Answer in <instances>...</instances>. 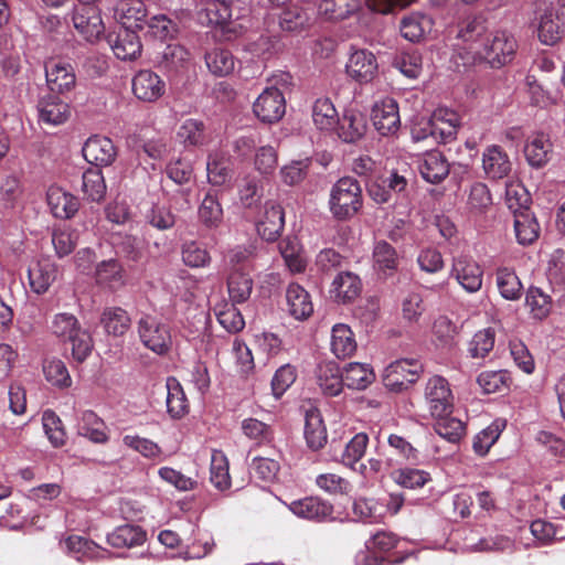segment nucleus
Listing matches in <instances>:
<instances>
[{
    "label": "nucleus",
    "mask_w": 565,
    "mask_h": 565,
    "mask_svg": "<svg viewBox=\"0 0 565 565\" xmlns=\"http://www.w3.org/2000/svg\"><path fill=\"white\" fill-rule=\"evenodd\" d=\"M50 329L61 341L71 344L72 358L76 362L83 363L90 355L94 348L92 335L73 313L54 315Z\"/></svg>",
    "instance_id": "f257e3e1"
},
{
    "label": "nucleus",
    "mask_w": 565,
    "mask_h": 565,
    "mask_svg": "<svg viewBox=\"0 0 565 565\" xmlns=\"http://www.w3.org/2000/svg\"><path fill=\"white\" fill-rule=\"evenodd\" d=\"M362 206V188L356 179L344 177L333 184L330 191L329 210L335 220H351Z\"/></svg>",
    "instance_id": "f03ea898"
},
{
    "label": "nucleus",
    "mask_w": 565,
    "mask_h": 565,
    "mask_svg": "<svg viewBox=\"0 0 565 565\" xmlns=\"http://www.w3.org/2000/svg\"><path fill=\"white\" fill-rule=\"evenodd\" d=\"M516 49L518 44L513 35L507 31H497L476 46V55L489 63L491 67L500 68L514 58Z\"/></svg>",
    "instance_id": "7ed1b4c3"
},
{
    "label": "nucleus",
    "mask_w": 565,
    "mask_h": 565,
    "mask_svg": "<svg viewBox=\"0 0 565 565\" xmlns=\"http://www.w3.org/2000/svg\"><path fill=\"white\" fill-rule=\"evenodd\" d=\"M423 373V364L416 359L392 362L384 371V385L393 392H402L416 383Z\"/></svg>",
    "instance_id": "20e7f679"
},
{
    "label": "nucleus",
    "mask_w": 565,
    "mask_h": 565,
    "mask_svg": "<svg viewBox=\"0 0 565 565\" xmlns=\"http://www.w3.org/2000/svg\"><path fill=\"white\" fill-rule=\"evenodd\" d=\"M138 333L142 344L152 352L163 355L171 348L170 329L153 316L145 315L138 321Z\"/></svg>",
    "instance_id": "39448f33"
},
{
    "label": "nucleus",
    "mask_w": 565,
    "mask_h": 565,
    "mask_svg": "<svg viewBox=\"0 0 565 565\" xmlns=\"http://www.w3.org/2000/svg\"><path fill=\"white\" fill-rule=\"evenodd\" d=\"M207 17L211 23L215 25V36L222 41H234L244 32V26L233 19L231 6L223 1L216 0L209 4Z\"/></svg>",
    "instance_id": "423d86ee"
},
{
    "label": "nucleus",
    "mask_w": 565,
    "mask_h": 565,
    "mask_svg": "<svg viewBox=\"0 0 565 565\" xmlns=\"http://www.w3.org/2000/svg\"><path fill=\"white\" fill-rule=\"evenodd\" d=\"M379 72L376 56L366 49L351 52L345 64L347 75L360 85L371 83Z\"/></svg>",
    "instance_id": "0eeeda50"
},
{
    "label": "nucleus",
    "mask_w": 565,
    "mask_h": 565,
    "mask_svg": "<svg viewBox=\"0 0 565 565\" xmlns=\"http://www.w3.org/2000/svg\"><path fill=\"white\" fill-rule=\"evenodd\" d=\"M72 22L78 34L92 43L98 41L105 32L100 12L94 6L75 7Z\"/></svg>",
    "instance_id": "6e6552de"
},
{
    "label": "nucleus",
    "mask_w": 565,
    "mask_h": 565,
    "mask_svg": "<svg viewBox=\"0 0 565 565\" xmlns=\"http://www.w3.org/2000/svg\"><path fill=\"white\" fill-rule=\"evenodd\" d=\"M371 120L382 136L396 134L401 127L397 102L391 97L376 102L371 110Z\"/></svg>",
    "instance_id": "1a4fd4ad"
},
{
    "label": "nucleus",
    "mask_w": 565,
    "mask_h": 565,
    "mask_svg": "<svg viewBox=\"0 0 565 565\" xmlns=\"http://www.w3.org/2000/svg\"><path fill=\"white\" fill-rule=\"evenodd\" d=\"M254 114L263 122H276L286 111L284 94L276 87H267L253 105Z\"/></svg>",
    "instance_id": "9d476101"
},
{
    "label": "nucleus",
    "mask_w": 565,
    "mask_h": 565,
    "mask_svg": "<svg viewBox=\"0 0 565 565\" xmlns=\"http://www.w3.org/2000/svg\"><path fill=\"white\" fill-rule=\"evenodd\" d=\"M450 275L468 292H477L482 286L483 270L470 256L454 257Z\"/></svg>",
    "instance_id": "9b49d317"
},
{
    "label": "nucleus",
    "mask_w": 565,
    "mask_h": 565,
    "mask_svg": "<svg viewBox=\"0 0 565 565\" xmlns=\"http://www.w3.org/2000/svg\"><path fill=\"white\" fill-rule=\"evenodd\" d=\"M139 30L120 26L117 32H110L106 35L107 43L118 58L127 61L140 56L142 44L137 34Z\"/></svg>",
    "instance_id": "f8f14e48"
},
{
    "label": "nucleus",
    "mask_w": 565,
    "mask_h": 565,
    "mask_svg": "<svg viewBox=\"0 0 565 565\" xmlns=\"http://www.w3.org/2000/svg\"><path fill=\"white\" fill-rule=\"evenodd\" d=\"M425 399L431 416L448 415L451 412V392L447 381L441 376L429 379L425 388Z\"/></svg>",
    "instance_id": "ddd939ff"
},
{
    "label": "nucleus",
    "mask_w": 565,
    "mask_h": 565,
    "mask_svg": "<svg viewBox=\"0 0 565 565\" xmlns=\"http://www.w3.org/2000/svg\"><path fill=\"white\" fill-rule=\"evenodd\" d=\"M288 508L295 515L310 521L326 522L333 519V505L319 497L295 500Z\"/></svg>",
    "instance_id": "4468645a"
},
{
    "label": "nucleus",
    "mask_w": 565,
    "mask_h": 565,
    "mask_svg": "<svg viewBox=\"0 0 565 565\" xmlns=\"http://www.w3.org/2000/svg\"><path fill=\"white\" fill-rule=\"evenodd\" d=\"M85 160L96 167L110 166L117 157V149L113 140L108 137L92 136L82 149Z\"/></svg>",
    "instance_id": "2eb2a0df"
},
{
    "label": "nucleus",
    "mask_w": 565,
    "mask_h": 565,
    "mask_svg": "<svg viewBox=\"0 0 565 565\" xmlns=\"http://www.w3.org/2000/svg\"><path fill=\"white\" fill-rule=\"evenodd\" d=\"M45 77L51 92L64 94L71 92L76 84V76L71 64L51 60L45 63Z\"/></svg>",
    "instance_id": "dca6fc26"
},
{
    "label": "nucleus",
    "mask_w": 565,
    "mask_h": 565,
    "mask_svg": "<svg viewBox=\"0 0 565 565\" xmlns=\"http://www.w3.org/2000/svg\"><path fill=\"white\" fill-rule=\"evenodd\" d=\"M166 92V84L154 72L139 71L132 78V93L142 102L153 103Z\"/></svg>",
    "instance_id": "f3484780"
},
{
    "label": "nucleus",
    "mask_w": 565,
    "mask_h": 565,
    "mask_svg": "<svg viewBox=\"0 0 565 565\" xmlns=\"http://www.w3.org/2000/svg\"><path fill=\"white\" fill-rule=\"evenodd\" d=\"M285 226V214L281 205L266 202L264 214L257 223V232L267 242H275Z\"/></svg>",
    "instance_id": "a211bd4d"
},
{
    "label": "nucleus",
    "mask_w": 565,
    "mask_h": 565,
    "mask_svg": "<svg viewBox=\"0 0 565 565\" xmlns=\"http://www.w3.org/2000/svg\"><path fill=\"white\" fill-rule=\"evenodd\" d=\"M147 8L142 0H118L114 17L120 26L143 29Z\"/></svg>",
    "instance_id": "6ab92c4d"
},
{
    "label": "nucleus",
    "mask_w": 565,
    "mask_h": 565,
    "mask_svg": "<svg viewBox=\"0 0 565 565\" xmlns=\"http://www.w3.org/2000/svg\"><path fill=\"white\" fill-rule=\"evenodd\" d=\"M449 168L446 157L438 150L428 151L418 160L419 173L433 184L441 182L449 174Z\"/></svg>",
    "instance_id": "aec40b11"
},
{
    "label": "nucleus",
    "mask_w": 565,
    "mask_h": 565,
    "mask_svg": "<svg viewBox=\"0 0 565 565\" xmlns=\"http://www.w3.org/2000/svg\"><path fill=\"white\" fill-rule=\"evenodd\" d=\"M191 60V53L181 44L170 43L158 53L157 66L167 74H177L184 70Z\"/></svg>",
    "instance_id": "412c9836"
},
{
    "label": "nucleus",
    "mask_w": 565,
    "mask_h": 565,
    "mask_svg": "<svg viewBox=\"0 0 565 565\" xmlns=\"http://www.w3.org/2000/svg\"><path fill=\"white\" fill-rule=\"evenodd\" d=\"M46 200L52 214L61 220L73 217L79 209L78 199L57 186L49 189Z\"/></svg>",
    "instance_id": "4be33fe9"
},
{
    "label": "nucleus",
    "mask_w": 565,
    "mask_h": 565,
    "mask_svg": "<svg viewBox=\"0 0 565 565\" xmlns=\"http://www.w3.org/2000/svg\"><path fill=\"white\" fill-rule=\"evenodd\" d=\"M57 267L47 258L39 259L29 267L28 276L32 291L42 295L56 279Z\"/></svg>",
    "instance_id": "5701e85b"
},
{
    "label": "nucleus",
    "mask_w": 565,
    "mask_h": 565,
    "mask_svg": "<svg viewBox=\"0 0 565 565\" xmlns=\"http://www.w3.org/2000/svg\"><path fill=\"white\" fill-rule=\"evenodd\" d=\"M488 34L487 19L482 15L467 17L458 24L457 38L469 43V49L476 54V46L480 45Z\"/></svg>",
    "instance_id": "b1692460"
},
{
    "label": "nucleus",
    "mask_w": 565,
    "mask_h": 565,
    "mask_svg": "<svg viewBox=\"0 0 565 565\" xmlns=\"http://www.w3.org/2000/svg\"><path fill=\"white\" fill-rule=\"evenodd\" d=\"M303 434L307 446L313 451L320 450L327 444V428L319 409L312 407L306 411Z\"/></svg>",
    "instance_id": "393cba45"
},
{
    "label": "nucleus",
    "mask_w": 565,
    "mask_h": 565,
    "mask_svg": "<svg viewBox=\"0 0 565 565\" xmlns=\"http://www.w3.org/2000/svg\"><path fill=\"white\" fill-rule=\"evenodd\" d=\"M511 161L500 146H489L482 154L484 173L491 179H502L511 171Z\"/></svg>",
    "instance_id": "a878e982"
},
{
    "label": "nucleus",
    "mask_w": 565,
    "mask_h": 565,
    "mask_svg": "<svg viewBox=\"0 0 565 565\" xmlns=\"http://www.w3.org/2000/svg\"><path fill=\"white\" fill-rule=\"evenodd\" d=\"M288 312L296 320H306L313 313V305L308 291L298 284H290L286 291Z\"/></svg>",
    "instance_id": "bb28decb"
},
{
    "label": "nucleus",
    "mask_w": 565,
    "mask_h": 565,
    "mask_svg": "<svg viewBox=\"0 0 565 565\" xmlns=\"http://www.w3.org/2000/svg\"><path fill=\"white\" fill-rule=\"evenodd\" d=\"M147 540V532L139 525L124 524L117 526L107 535V543L115 548H131L142 545Z\"/></svg>",
    "instance_id": "cd10ccee"
},
{
    "label": "nucleus",
    "mask_w": 565,
    "mask_h": 565,
    "mask_svg": "<svg viewBox=\"0 0 565 565\" xmlns=\"http://www.w3.org/2000/svg\"><path fill=\"white\" fill-rule=\"evenodd\" d=\"M316 377L322 393L328 396H337L344 386L343 375L334 362H324L317 366Z\"/></svg>",
    "instance_id": "c85d7f7f"
},
{
    "label": "nucleus",
    "mask_w": 565,
    "mask_h": 565,
    "mask_svg": "<svg viewBox=\"0 0 565 565\" xmlns=\"http://www.w3.org/2000/svg\"><path fill=\"white\" fill-rule=\"evenodd\" d=\"M338 135L344 142H355L366 131L364 116L356 110L348 109L341 118H338Z\"/></svg>",
    "instance_id": "c756f323"
},
{
    "label": "nucleus",
    "mask_w": 565,
    "mask_h": 565,
    "mask_svg": "<svg viewBox=\"0 0 565 565\" xmlns=\"http://www.w3.org/2000/svg\"><path fill=\"white\" fill-rule=\"evenodd\" d=\"M38 107L40 121L46 125H62L71 114L68 104L53 95L41 99Z\"/></svg>",
    "instance_id": "7c9ffc66"
},
{
    "label": "nucleus",
    "mask_w": 565,
    "mask_h": 565,
    "mask_svg": "<svg viewBox=\"0 0 565 565\" xmlns=\"http://www.w3.org/2000/svg\"><path fill=\"white\" fill-rule=\"evenodd\" d=\"M553 150L548 135L537 132L532 136L524 147V156L530 166L541 168L545 166Z\"/></svg>",
    "instance_id": "2f4dec72"
},
{
    "label": "nucleus",
    "mask_w": 565,
    "mask_h": 565,
    "mask_svg": "<svg viewBox=\"0 0 565 565\" xmlns=\"http://www.w3.org/2000/svg\"><path fill=\"white\" fill-rule=\"evenodd\" d=\"M358 343L351 328L337 323L331 330V351L338 359L351 358L356 351Z\"/></svg>",
    "instance_id": "473e14b6"
},
{
    "label": "nucleus",
    "mask_w": 565,
    "mask_h": 565,
    "mask_svg": "<svg viewBox=\"0 0 565 565\" xmlns=\"http://www.w3.org/2000/svg\"><path fill=\"white\" fill-rule=\"evenodd\" d=\"M167 412L173 419L183 418L190 409L189 401L180 382L170 376L167 379Z\"/></svg>",
    "instance_id": "72a5a7b5"
},
{
    "label": "nucleus",
    "mask_w": 565,
    "mask_h": 565,
    "mask_svg": "<svg viewBox=\"0 0 565 565\" xmlns=\"http://www.w3.org/2000/svg\"><path fill=\"white\" fill-rule=\"evenodd\" d=\"M361 289L360 278L350 271H344L334 278L330 291L337 301L348 303L359 297Z\"/></svg>",
    "instance_id": "f704fd0d"
},
{
    "label": "nucleus",
    "mask_w": 565,
    "mask_h": 565,
    "mask_svg": "<svg viewBox=\"0 0 565 565\" xmlns=\"http://www.w3.org/2000/svg\"><path fill=\"white\" fill-rule=\"evenodd\" d=\"M514 232L519 244H533L540 235V225L529 209L514 212Z\"/></svg>",
    "instance_id": "c9c22d12"
},
{
    "label": "nucleus",
    "mask_w": 565,
    "mask_h": 565,
    "mask_svg": "<svg viewBox=\"0 0 565 565\" xmlns=\"http://www.w3.org/2000/svg\"><path fill=\"white\" fill-rule=\"evenodd\" d=\"M253 279L248 271L241 268L232 269L227 278V291L233 303L247 301L253 291Z\"/></svg>",
    "instance_id": "e433bc0d"
},
{
    "label": "nucleus",
    "mask_w": 565,
    "mask_h": 565,
    "mask_svg": "<svg viewBox=\"0 0 565 565\" xmlns=\"http://www.w3.org/2000/svg\"><path fill=\"white\" fill-rule=\"evenodd\" d=\"M177 137L184 147H201L209 140L205 124L194 118H188L180 125Z\"/></svg>",
    "instance_id": "4c0bfd02"
},
{
    "label": "nucleus",
    "mask_w": 565,
    "mask_h": 565,
    "mask_svg": "<svg viewBox=\"0 0 565 565\" xmlns=\"http://www.w3.org/2000/svg\"><path fill=\"white\" fill-rule=\"evenodd\" d=\"M206 171L207 180L212 185H224L232 179V162L222 153H211L207 157Z\"/></svg>",
    "instance_id": "58836bf2"
},
{
    "label": "nucleus",
    "mask_w": 565,
    "mask_h": 565,
    "mask_svg": "<svg viewBox=\"0 0 565 565\" xmlns=\"http://www.w3.org/2000/svg\"><path fill=\"white\" fill-rule=\"evenodd\" d=\"M207 70L215 76H227L235 68V57L231 51L222 47H213L204 55Z\"/></svg>",
    "instance_id": "ea45409f"
},
{
    "label": "nucleus",
    "mask_w": 565,
    "mask_h": 565,
    "mask_svg": "<svg viewBox=\"0 0 565 565\" xmlns=\"http://www.w3.org/2000/svg\"><path fill=\"white\" fill-rule=\"evenodd\" d=\"M344 386L351 390H365L373 383L375 375L367 364L352 362L342 372Z\"/></svg>",
    "instance_id": "a19ab883"
},
{
    "label": "nucleus",
    "mask_w": 565,
    "mask_h": 565,
    "mask_svg": "<svg viewBox=\"0 0 565 565\" xmlns=\"http://www.w3.org/2000/svg\"><path fill=\"white\" fill-rule=\"evenodd\" d=\"M564 33V23L552 11H545L541 18L537 28V36L543 44H556Z\"/></svg>",
    "instance_id": "79ce46f5"
},
{
    "label": "nucleus",
    "mask_w": 565,
    "mask_h": 565,
    "mask_svg": "<svg viewBox=\"0 0 565 565\" xmlns=\"http://www.w3.org/2000/svg\"><path fill=\"white\" fill-rule=\"evenodd\" d=\"M100 321L106 332L115 337L124 335L131 322L127 311L119 307L105 308Z\"/></svg>",
    "instance_id": "37998d69"
},
{
    "label": "nucleus",
    "mask_w": 565,
    "mask_h": 565,
    "mask_svg": "<svg viewBox=\"0 0 565 565\" xmlns=\"http://www.w3.org/2000/svg\"><path fill=\"white\" fill-rule=\"evenodd\" d=\"M95 278L98 285L116 289L124 285V269L117 259H107L96 266Z\"/></svg>",
    "instance_id": "c03bdc74"
},
{
    "label": "nucleus",
    "mask_w": 565,
    "mask_h": 565,
    "mask_svg": "<svg viewBox=\"0 0 565 565\" xmlns=\"http://www.w3.org/2000/svg\"><path fill=\"white\" fill-rule=\"evenodd\" d=\"M360 8V0H321L318 11L328 20H343Z\"/></svg>",
    "instance_id": "a18cd8bd"
},
{
    "label": "nucleus",
    "mask_w": 565,
    "mask_h": 565,
    "mask_svg": "<svg viewBox=\"0 0 565 565\" xmlns=\"http://www.w3.org/2000/svg\"><path fill=\"white\" fill-rule=\"evenodd\" d=\"M500 295L507 300H518L522 296L523 286L514 270L502 267L495 273Z\"/></svg>",
    "instance_id": "49530a36"
},
{
    "label": "nucleus",
    "mask_w": 565,
    "mask_h": 565,
    "mask_svg": "<svg viewBox=\"0 0 565 565\" xmlns=\"http://www.w3.org/2000/svg\"><path fill=\"white\" fill-rule=\"evenodd\" d=\"M210 481L220 491L230 489L228 460L222 450H213L210 467Z\"/></svg>",
    "instance_id": "de8ad7c7"
},
{
    "label": "nucleus",
    "mask_w": 565,
    "mask_h": 565,
    "mask_svg": "<svg viewBox=\"0 0 565 565\" xmlns=\"http://www.w3.org/2000/svg\"><path fill=\"white\" fill-rule=\"evenodd\" d=\"M82 191L92 202H100L106 194V183L99 169H88L82 175Z\"/></svg>",
    "instance_id": "09e8293b"
},
{
    "label": "nucleus",
    "mask_w": 565,
    "mask_h": 565,
    "mask_svg": "<svg viewBox=\"0 0 565 565\" xmlns=\"http://www.w3.org/2000/svg\"><path fill=\"white\" fill-rule=\"evenodd\" d=\"M199 218L207 227H217L223 220V209L217 193L209 191L199 207Z\"/></svg>",
    "instance_id": "8fccbe9b"
},
{
    "label": "nucleus",
    "mask_w": 565,
    "mask_h": 565,
    "mask_svg": "<svg viewBox=\"0 0 565 565\" xmlns=\"http://www.w3.org/2000/svg\"><path fill=\"white\" fill-rule=\"evenodd\" d=\"M477 383L486 394L501 393L509 390L511 376L505 370L483 371L478 375Z\"/></svg>",
    "instance_id": "3c124183"
},
{
    "label": "nucleus",
    "mask_w": 565,
    "mask_h": 565,
    "mask_svg": "<svg viewBox=\"0 0 565 565\" xmlns=\"http://www.w3.org/2000/svg\"><path fill=\"white\" fill-rule=\"evenodd\" d=\"M391 478L398 486L406 489H419L431 481L430 473L416 468H399L391 473Z\"/></svg>",
    "instance_id": "603ef678"
},
{
    "label": "nucleus",
    "mask_w": 565,
    "mask_h": 565,
    "mask_svg": "<svg viewBox=\"0 0 565 565\" xmlns=\"http://www.w3.org/2000/svg\"><path fill=\"white\" fill-rule=\"evenodd\" d=\"M312 120L320 130L334 127L338 121V113L329 98H318L312 106Z\"/></svg>",
    "instance_id": "864d4df0"
},
{
    "label": "nucleus",
    "mask_w": 565,
    "mask_h": 565,
    "mask_svg": "<svg viewBox=\"0 0 565 565\" xmlns=\"http://www.w3.org/2000/svg\"><path fill=\"white\" fill-rule=\"evenodd\" d=\"M79 430L93 443L105 444L108 440L105 423L93 411L84 412Z\"/></svg>",
    "instance_id": "5fc2aeb1"
},
{
    "label": "nucleus",
    "mask_w": 565,
    "mask_h": 565,
    "mask_svg": "<svg viewBox=\"0 0 565 565\" xmlns=\"http://www.w3.org/2000/svg\"><path fill=\"white\" fill-rule=\"evenodd\" d=\"M78 234L70 226H57L52 232V244L58 258H63L75 249Z\"/></svg>",
    "instance_id": "6e6d98bb"
},
{
    "label": "nucleus",
    "mask_w": 565,
    "mask_h": 565,
    "mask_svg": "<svg viewBox=\"0 0 565 565\" xmlns=\"http://www.w3.org/2000/svg\"><path fill=\"white\" fill-rule=\"evenodd\" d=\"M45 380L53 386L67 388L72 385V377L65 363L60 359H46L43 363Z\"/></svg>",
    "instance_id": "4d7b16f0"
},
{
    "label": "nucleus",
    "mask_w": 565,
    "mask_h": 565,
    "mask_svg": "<svg viewBox=\"0 0 565 565\" xmlns=\"http://www.w3.org/2000/svg\"><path fill=\"white\" fill-rule=\"evenodd\" d=\"M148 34L160 41L174 39L179 32L178 24L166 14H158L146 19Z\"/></svg>",
    "instance_id": "13d9d810"
},
{
    "label": "nucleus",
    "mask_w": 565,
    "mask_h": 565,
    "mask_svg": "<svg viewBox=\"0 0 565 565\" xmlns=\"http://www.w3.org/2000/svg\"><path fill=\"white\" fill-rule=\"evenodd\" d=\"M525 303L530 308L532 316L540 320L546 318L552 309L551 296L543 292L539 287L532 286L529 288L525 297Z\"/></svg>",
    "instance_id": "bf43d9fd"
},
{
    "label": "nucleus",
    "mask_w": 565,
    "mask_h": 565,
    "mask_svg": "<svg viewBox=\"0 0 565 565\" xmlns=\"http://www.w3.org/2000/svg\"><path fill=\"white\" fill-rule=\"evenodd\" d=\"M431 331L436 345L441 348H451L455 345L458 328L448 317L439 316L434 321Z\"/></svg>",
    "instance_id": "052dcab7"
},
{
    "label": "nucleus",
    "mask_w": 565,
    "mask_h": 565,
    "mask_svg": "<svg viewBox=\"0 0 565 565\" xmlns=\"http://www.w3.org/2000/svg\"><path fill=\"white\" fill-rule=\"evenodd\" d=\"M44 431L53 447L60 448L66 443V433L61 418L51 409L42 415Z\"/></svg>",
    "instance_id": "680f3d73"
},
{
    "label": "nucleus",
    "mask_w": 565,
    "mask_h": 565,
    "mask_svg": "<svg viewBox=\"0 0 565 565\" xmlns=\"http://www.w3.org/2000/svg\"><path fill=\"white\" fill-rule=\"evenodd\" d=\"M430 26V20L420 14H411L403 18L399 25L401 34L404 39L411 42L419 41L426 31Z\"/></svg>",
    "instance_id": "e2e57ef3"
},
{
    "label": "nucleus",
    "mask_w": 565,
    "mask_h": 565,
    "mask_svg": "<svg viewBox=\"0 0 565 565\" xmlns=\"http://www.w3.org/2000/svg\"><path fill=\"white\" fill-rule=\"evenodd\" d=\"M437 418L434 430L449 443H458L465 434L463 423L447 415L435 416Z\"/></svg>",
    "instance_id": "0e129e2a"
},
{
    "label": "nucleus",
    "mask_w": 565,
    "mask_h": 565,
    "mask_svg": "<svg viewBox=\"0 0 565 565\" xmlns=\"http://www.w3.org/2000/svg\"><path fill=\"white\" fill-rule=\"evenodd\" d=\"M278 248L286 265L291 271L301 273L305 270L306 263L300 255V247L297 238L287 237L281 239Z\"/></svg>",
    "instance_id": "69168bd1"
},
{
    "label": "nucleus",
    "mask_w": 565,
    "mask_h": 565,
    "mask_svg": "<svg viewBox=\"0 0 565 565\" xmlns=\"http://www.w3.org/2000/svg\"><path fill=\"white\" fill-rule=\"evenodd\" d=\"M495 332L491 328L478 331L469 342L468 352L473 359H483L494 347Z\"/></svg>",
    "instance_id": "338daca9"
},
{
    "label": "nucleus",
    "mask_w": 565,
    "mask_h": 565,
    "mask_svg": "<svg viewBox=\"0 0 565 565\" xmlns=\"http://www.w3.org/2000/svg\"><path fill=\"white\" fill-rule=\"evenodd\" d=\"M242 429L244 435L256 441L257 445H267L274 439L273 428L256 418L244 419L242 423Z\"/></svg>",
    "instance_id": "774afa93"
}]
</instances>
